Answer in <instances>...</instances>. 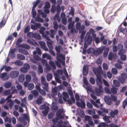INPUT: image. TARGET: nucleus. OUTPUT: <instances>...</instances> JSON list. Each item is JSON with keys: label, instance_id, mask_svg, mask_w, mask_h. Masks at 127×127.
Listing matches in <instances>:
<instances>
[{"label": "nucleus", "instance_id": "obj_1", "mask_svg": "<svg viewBox=\"0 0 127 127\" xmlns=\"http://www.w3.org/2000/svg\"><path fill=\"white\" fill-rule=\"evenodd\" d=\"M92 40L90 34H87L85 38V42L84 44V48L86 49L88 45H90L92 42Z\"/></svg>", "mask_w": 127, "mask_h": 127}, {"label": "nucleus", "instance_id": "obj_2", "mask_svg": "<svg viewBox=\"0 0 127 127\" xmlns=\"http://www.w3.org/2000/svg\"><path fill=\"white\" fill-rule=\"evenodd\" d=\"M63 98L65 102L67 101L69 104H72L73 103L71 100L68 99L69 98V96L67 93L64 92L63 93Z\"/></svg>", "mask_w": 127, "mask_h": 127}, {"label": "nucleus", "instance_id": "obj_3", "mask_svg": "<svg viewBox=\"0 0 127 127\" xmlns=\"http://www.w3.org/2000/svg\"><path fill=\"white\" fill-rule=\"evenodd\" d=\"M121 77L118 79V80L122 84L124 83L126 81L127 79V74L124 72H122L121 73Z\"/></svg>", "mask_w": 127, "mask_h": 127}, {"label": "nucleus", "instance_id": "obj_4", "mask_svg": "<svg viewBox=\"0 0 127 127\" xmlns=\"http://www.w3.org/2000/svg\"><path fill=\"white\" fill-rule=\"evenodd\" d=\"M105 47L103 46L95 50L94 49L93 52V54L95 55L98 56L102 53Z\"/></svg>", "mask_w": 127, "mask_h": 127}, {"label": "nucleus", "instance_id": "obj_5", "mask_svg": "<svg viewBox=\"0 0 127 127\" xmlns=\"http://www.w3.org/2000/svg\"><path fill=\"white\" fill-rule=\"evenodd\" d=\"M56 59L57 61L59 62H63L65 60V56L62 53H57Z\"/></svg>", "mask_w": 127, "mask_h": 127}, {"label": "nucleus", "instance_id": "obj_6", "mask_svg": "<svg viewBox=\"0 0 127 127\" xmlns=\"http://www.w3.org/2000/svg\"><path fill=\"white\" fill-rule=\"evenodd\" d=\"M19 74V72L17 71H13L10 73V76L12 78H15L17 77Z\"/></svg>", "mask_w": 127, "mask_h": 127}, {"label": "nucleus", "instance_id": "obj_7", "mask_svg": "<svg viewBox=\"0 0 127 127\" xmlns=\"http://www.w3.org/2000/svg\"><path fill=\"white\" fill-rule=\"evenodd\" d=\"M104 100L108 105H111L112 103V100L109 96H105L104 97Z\"/></svg>", "mask_w": 127, "mask_h": 127}, {"label": "nucleus", "instance_id": "obj_8", "mask_svg": "<svg viewBox=\"0 0 127 127\" xmlns=\"http://www.w3.org/2000/svg\"><path fill=\"white\" fill-rule=\"evenodd\" d=\"M63 113V110L61 109H59L56 113L57 117L60 119H64V117L61 115Z\"/></svg>", "mask_w": 127, "mask_h": 127}, {"label": "nucleus", "instance_id": "obj_9", "mask_svg": "<svg viewBox=\"0 0 127 127\" xmlns=\"http://www.w3.org/2000/svg\"><path fill=\"white\" fill-rule=\"evenodd\" d=\"M63 122L62 121L60 120L56 125L54 124L51 127H70L65 125H63Z\"/></svg>", "mask_w": 127, "mask_h": 127}, {"label": "nucleus", "instance_id": "obj_10", "mask_svg": "<svg viewBox=\"0 0 127 127\" xmlns=\"http://www.w3.org/2000/svg\"><path fill=\"white\" fill-rule=\"evenodd\" d=\"M96 77V82L97 84H102V82L101 79V76L100 74H95Z\"/></svg>", "mask_w": 127, "mask_h": 127}, {"label": "nucleus", "instance_id": "obj_11", "mask_svg": "<svg viewBox=\"0 0 127 127\" xmlns=\"http://www.w3.org/2000/svg\"><path fill=\"white\" fill-rule=\"evenodd\" d=\"M14 104V102L11 99H9L6 102V104L9 107L10 109L12 108V106H13Z\"/></svg>", "mask_w": 127, "mask_h": 127}, {"label": "nucleus", "instance_id": "obj_12", "mask_svg": "<svg viewBox=\"0 0 127 127\" xmlns=\"http://www.w3.org/2000/svg\"><path fill=\"white\" fill-rule=\"evenodd\" d=\"M102 68L100 66H99L97 68H95L93 69V71L95 74H100Z\"/></svg>", "mask_w": 127, "mask_h": 127}, {"label": "nucleus", "instance_id": "obj_13", "mask_svg": "<svg viewBox=\"0 0 127 127\" xmlns=\"http://www.w3.org/2000/svg\"><path fill=\"white\" fill-rule=\"evenodd\" d=\"M76 104L78 106L81 107L82 109L84 108L85 107V103L82 100H81L80 102H77Z\"/></svg>", "mask_w": 127, "mask_h": 127}, {"label": "nucleus", "instance_id": "obj_14", "mask_svg": "<svg viewBox=\"0 0 127 127\" xmlns=\"http://www.w3.org/2000/svg\"><path fill=\"white\" fill-rule=\"evenodd\" d=\"M0 78H2L3 80H6L8 79V77L7 76L6 72L1 73L0 75Z\"/></svg>", "mask_w": 127, "mask_h": 127}, {"label": "nucleus", "instance_id": "obj_15", "mask_svg": "<svg viewBox=\"0 0 127 127\" xmlns=\"http://www.w3.org/2000/svg\"><path fill=\"white\" fill-rule=\"evenodd\" d=\"M116 58V55L115 54H113L111 52H110L108 56V59L110 60H111L112 59H115Z\"/></svg>", "mask_w": 127, "mask_h": 127}, {"label": "nucleus", "instance_id": "obj_16", "mask_svg": "<svg viewBox=\"0 0 127 127\" xmlns=\"http://www.w3.org/2000/svg\"><path fill=\"white\" fill-rule=\"evenodd\" d=\"M118 112V109H115L113 111H111L110 113V115L111 117L112 118H114L115 115H117Z\"/></svg>", "mask_w": 127, "mask_h": 127}, {"label": "nucleus", "instance_id": "obj_17", "mask_svg": "<svg viewBox=\"0 0 127 127\" xmlns=\"http://www.w3.org/2000/svg\"><path fill=\"white\" fill-rule=\"evenodd\" d=\"M33 38L38 40H40L41 36L40 34L37 33H33Z\"/></svg>", "mask_w": 127, "mask_h": 127}, {"label": "nucleus", "instance_id": "obj_18", "mask_svg": "<svg viewBox=\"0 0 127 127\" xmlns=\"http://www.w3.org/2000/svg\"><path fill=\"white\" fill-rule=\"evenodd\" d=\"M19 52L24 55H27L29 54L28 52L26 50L24 49L20 48L19 49Z\"/></svg>", "mask_w": 127, "mask_h": 127}, {"label": "nucleus", "instance_id": "obj_19", "mask_svg": "<svg viewBox=\"0 0 127 127\" xmlns=\"http://www.w3.org/2000/svg\"><path fill=\"white\" fill-rule=\"evenodd\" d=\"M49 109V108L48 106H47L46 108H45L44 110L42 111V113L43 114L44 116H46L48 114Z\"/></svg>", "mask_w": 127, "mask_h": 127}, {"label": "nucleus", "instance_id": "obj_20", "mask_svg": "<svg viewBox=\"0 0 127 127\" xmlns=\"http://www.w3.org/2000/svg\"><path fill=\"white\" fill-rule=\"evenodd\" d=\"M88 67L86 66H84L83 68V75H86L88 73Z\"/></svg>", "mask_w": 127, "mask_h": 127}, {"label": "nucleus", "instance_id": "obj_21", "mask_svg": "<svg viewBox=\"0 0 127 127\" xmlns=\"http://www.w3.org/2000/svg\"><path fill=\"white\" fill-rule=\"evenodd\" d=\"M20 47H22L26 49L29 50L30 48V46L27 44L25 43H23L20 45Z\"/></svg>", "mask_w": 127, "mask_h": 127}, {"label": "nucleus", "instance_id": "obj_22", "mask_svg": "<svg viewBox=\"0 0 127 127\" xmlns=\"http://www.w3.org/2000/svg\"><path fill=\"white\" fill-rule=\"evenodd\" d=\"M25 79V77L24 75H20L19 76L18 78V80L20 82H23L24 81Z\"/></svg>", "mask_w": 127, "mask_h": 127}, {"label": "nucleus", "instance_id": "obj_23", "mask_svg": "<svg viewBox=\"0 0 127 127\" xmlns=\"http://www.w3.org/2000/svg\"><path fill=\"white\" fill-rule=\"evenodd\" d=\"M49 64L52 67L53 69H55L56 68V65L54 62L50 60L49 61Z\"/></svg>", "mask_w": 127, "mask_h": 127}, {"label": "nucleus", "instance_id": "obj_24", "mask_svg": "<svg viewBox=\"0 0 127 127\" xmlns=\"http://www.w3.org/2000/svg\"><path fill=\"white\" fill-rule=\"evenodd\" d=\"M31 93L32 94L34 97H36L38 95L39 93L36 90H34L31 92Z\"/></svg>", "mask_w": 127, "mask_h": 127}, {"label": "nucleus", "instance_id": "obj_25", "mask_svg": "<svg viewBox=\"0 0 127 127\" xmlns=\"http://www.w3.org/2000/svg\"><path fill=\"white\" fill-rule=\"evenodd\" d=\"M17 58L18 59L20 60H24L25 59L24 56L21 54H18L17 55Z\"/></svg>", "mask_w": 127, "mask_h": 127}, {"label": "nucleus", "instance_id": "obj_26", "mask_svg": "<svg viewBox=\"0 0 127 127\" xmlns=\"http://www.w3.org/2000/svg\"><path fill=\"white\" fill-rule=\"evenodd\" d=\"M12 85L11 83L10 82H6L4 84V86L6 88H8L10 87Z\"/></svg>", "mask_w": 127, "mask_h": 127}, {"label": "nucleus", "instance_id": "obj_27", "mask_svg": "<svg viewBox=\"0 0 127 127\" xmlns=\"http://www.w3.org/2000/svg\"><path fill=\"white\" fill-rule=\"evenodd\" d=\"M38 71L39 74L42 73L43 72V69L42 66L40 64L38 65Z\"/></svg>", "mask_w": 127, "mask_h": 127}, {"label": "nucleus", "instance_id": "obj_28", "mask_svg": "<svg viewBox=\"0 0 127 127\" xmlns=\"http://www.w3.org/2000/svg\"><path fill=\"white\" fill-rule=\"evenodd\" d=\"M19 121L22 123H23L24 125H26L27 124V122L25 121V119L22 117H20L19 119Z\"/></svg>", "mask_w": 127, "mask_h": 127}, {"label": "nucleus", "instance_id": "obj_29", "mask_svg": "<svg viewBox=\"0 0 127 127\" xmlns=\"http://www.w3.org/2000/svg\"><path fill=\"white\" fill-rule=\"evenodd\" d=\"M22 38L20 37L17 40L16 43V45L18 46L19 47H20V45H21L20 43H21L22 42Z\"/></svg>", "mask_w": 127, "mask_h": 127}, {"label": "nucleus", "instance_id": "obj_30", "mask_svg": "<svg viewBox=\"0 0 127 127\" xmlns=\"http://www.w3.org/2000/svg\"><path fill=\"white\" fill-rule=\"evenodd\" d=\"M62 48V46L60 45H59L58 46H56L55 49L57 52V53H60L61 52V49Z\"/></svg>", "mask_w": 127, "mask_h": 127}, {"label": "nucleus", "instance_id": "obj_31", "mask_svg": "<svg viewBox=\"0 0 127 127\" xmlns=\"http://www.w3.org/2000/svg\"><path fill=\"white\" fill-rule=\"evenodd\" d=\"M110 118V116H106L105 117H103V120L107 123H109L111 122L109 120V119Z\"/></svg>", "mask_w": 127, "mask_h": 127}, {"label": "nucleus", "instance_id": "obj_32", "mask_svg": "<svg viewBox=\"0 0 127 127\" xmlns=\"http://www.w3.org/2000/svg\"><path fill=\"white\" fill-rule=\"evenodd\" d=\"M79 32L80 33H81L80 36V38L81 39H82L84 37V35L86 33V32L85 31H81L80 30L79 31Z\"/></svg>", "mask_w": 127, "mask_h": 127}, {"label": "nucleus", "instance_id": "obj_33", "mask_svg": "<svg viewBox=\"0 0 127 127\" xmlns=\"http://www.w3.org/2000/svg\"><path fill=\"white\" fill-rule=\"evenodd\" d=\"M52 94H51V95L52 97H54L57 94V91L56 89L55 88H52Z\"/></svg>", "mask_w": 127, "mask_h": 127}, {"label": "nucleus", "instance_id": "obj_34", "mask_svg": "<svg viewBox=\"0 0 127 127\" xmlns=\"http://www.w3.org/2000/svg\"><path fill=\"white\" fill-rule=\"evenodd\" d=\"M51 7V4L50 3L48 2H46L45 3V6L43 7V8H49Z\"/></svg>", "mask_w": 127, "mask_h": 127}, {"label": "nucleus", "instance_id": "obj_35", "mask_svg": "<svg viewBox=\"0 0 127 127\" xmlns=\"http://www.w3.org/2000/svg\"><path fill=\"white\" fill-rule=\"evenodd\" d=\"M113 82L114 85L116 87H119L120 86V83L118 81L116 80H114Z\"/></svg>", "mask_w": 127, "mask_h": 127}, {"label": "nucleus", "instance_id": "obj_36", "mask_svg": "<svg viewBox=\"0 0 127 127\" xmlns=\"http://www.w3.org/2000/svg\"><path fill=\"white\" fill-rule=\"evenodd\" d=\"M34 84L31 83L29 84L28 86V88L29 90H32L34 88Z\"/></svg>", "mask_w": 127, "mask_h": 127}, {"label": "nucleus", "instance_id": "obj_37", "mask_svg": "<svg viewBox=\"0 0 127 127\" xmlns=\"http://www.w3.org/2000/svg\"><path fill=\"white\" fill-rule=\"evenodd\" d=\"M109 50V49L108 48H106L104 50L103 52V56L104 57H106L108 55V53Z\"/></svg>", "mask_w": 127, "mask_h": 127}, {"label": "nucleus", "instance_id": "obj_38", "mask_svg": "<svg viewBox=\"0 0 127 127\" xmlns=\"http://www.w3.org/2000/svg\"><path fill=\"white\" fill-rule=\"evenodd\" d=\"M42 97L40 96L36 100V102L38 104H41L42 102Z\"/></svg>", "mask_w": 127, "mask_h": 127}, {"label": "nucleus", "instance_id": "obj_39", "mask_svg": "<svg viewBox=\"0 0 127 127\" xmlns=\"http://www.w3.org/2000/svg\"><path fill=\"white\" fill-rule=\"evenodd\" d=\"M53 77V75L51 73H49L47 76V80L49 81Z\"/></svg>", "mask_w": 127, "mask_h": 127}, {"label": "nucleus", "instance_id": "obj_40", "mask_svg": "<svg viewBox=\"0 0 127 127\" xmlns=\"http://www.w3.org/2000/svg\"><path fill=\"white\" fill-rule=\"evenodd\" d=\"M61 8L59 4H58L56 7V10L58 13H60L61 11Z\"/></svg>", "mask_w": 127, "mask_h": 127}, {"label": "nucleus", "instance_id": "obj_41", "mask_svg": "<svg viewBox=\"0 0 127 127\" xmlns=\"http://www.w3.org/2000/svg\"><path fill=\"white\" fill-rule=\"evenodd\" d=\"M4 121L5 122H8L9 123H11V118L8 117V116L5 117L4 119Z\"/></svg>", "mask_w": 127, "mask_h": 127}, {"label": "nucleus", "instance_id": "obj_42", "mask_svg": "<svg viewBox=\"0 0 127 127\" xmlns=\"http://www.w3.org/2000/svg\"><path fill=\"white\" fill-rule=\"evenodd\" d=\"M56 10V6L54 4L52 5L51 11L52 13H54L55 12Z\"/></svg>", "mask_w": 127, "mask_h": 127}, {"label": "nucleus", "instance_id": "obj_43", "mask_svg": "<svg viewBox=\"0 0 127 127\" xmlns=\"http://www.w3.org/2000/svg\"><path fill=\"white\" fill-rule=\"evenodd\" d=\"M126 50L124 49H120L119 51L118 54L120 56L121 55H124L123 54H124Z\"/></svg>", "mask_w": 127, "mask_h": 127}, {"label": "nucleus", "instance_id": "obj_44", "mask_svg": "<svg viewBox=\"0 0 127 127\" xmlns=\"http://www.w3.org/2000/svg\"><path fill=\"white\" fill-rule=\"evenodd\" d=\"M117 89L114 87H113L111 89L112 93L114 94H116L117 93Z\"/></svg>", "mask_w": 127, "mask_h": 127}, {"label": "nucleus", "instance_id": "obj_45", "mask_svg": "<svg viewBox=\"0 0 127 127\" xmlns=\"http://www.w3.org/2000/svg\"><path fill=\"white\" fill-rule=\"evenodd\" d=\"M74 22H70V23H69L68 25V29H70L71 28H73L74 27Z\"/></svg>", "mask_w": 127, "mask_h": 127}, {"label": "nucleus", "instance_id": "obj_46", "mask_svg": "<svg viewBox=\"0 0 127 127\" xmlns=\"http://www.w3.org/2000/svg\"><path fill=\"white\" fill-rule=\"evenodd\" d=\"M15 64L17 66H20L22 65L23 64V62L22 61L20 60H17L15 62Z\"/></svg>", "mask_w": 127, "mask_h": 127}, {"label": "nucleus", "instance_id": "obj_47", "mask_svg": "<svg viewBox=\"0 0 127 127\" xmlns=\"http://www.w3.org/2000/svg\"><path fill=\"white\" fill-rule=\"evenodd\" d=\"M38 43L42 48L46 46V43L43 41H39Z\"/></svg>", "mask_w": 127, "mask_h": 127}, {"label": "nucleus", "instance_id": "obj_48", "mask_svg": "<svg viewBox=\"0 0 127 127\" xmlns=\"http://www.w3.org/2000/svg\"><path fill=\"white\" fill-rule=\"evenodd\" d=\"M95 91L97 95H98L102 92V91L101 89L96 88L95 89Z\"/></svg>", "mask_w": 127, "mask_h": 127}, {"label": "nucleus", "instance_id": "obj_49", "mask_svg": "<svg viewBox=\"0 0 127 127\" xmlns=\"http://www.w3.org/2000/svg\"><path fill=\"white\" fill-rule=\"evenodd\" d=\"M30 29V26L29 25H28L25 28L24 30V33H27L29 31Z\"/></svg>", "mask_w": 127, "mask_h": 127}, {"label": "nucleus", "instance_id": "obj_50", "mask_svg": "<svg viewBox=\"0 0 127 127\" xmlns=\"http://www.w3.org/2000/svg\"><path fill=\"white\" fill-rule=\"evenodd\" d=\"M84 120L85 121H88L92 120V117L86 115L84 117Z\"/></svg>", "mask_w": 127, "mask_h": 127}, {"label": "nucleus", "instance_id": "obj_51", "mask_svg": "<svg viewBox=\"0 0 127 127\" xmlns=\"http://www.w3.org/2000/svg\"><path fill=\"white\" fill-rule=\"evenodd\" d=\"M63 70H61L60 69L56 71V73H55L54 74H58L60 75H62L63 74Z\"/></svg>", "mask_w": 127, "mask_h": 127}, {"label": "nucleus", "instance_id": "obj_52", "mask_svg": "<svg viewBox=\"0 0 127 127\" xmlns=\"http://www.w3.org/2000/svg\"><path fill=\"white\" fill-rule=\"evenodd\" d=\"M59 118H55L53 119L52 123L54 125H56L57 122H58Z\"/></svg>", "mask_w": 127, "mask_h": 127}, {"label": "nucleus", "instance_id": "obj_53", "mask_svg": "<svg viewBox=\"0 0 127 127\" xmlns=\"http://www.w3.org/2000/svg\"><path fill=\"white\" fill-rule=\"evenodd\" d=\"M120 56V59L122 61H125L126 60V56L125 55H121Z\"/></svg>", "mask_w": 127, "mask_h": 127}, {"label": "nucleus", "instance_id": "obj_54", "mask_svg": "<svg viewBox=\"0 0 127 127\" xmlns=\"http://www.w3.org/2000/svg\"><path fill=\"white\" fill-rule=\"evenodd\" d=\"M35 20L36 21L40 22H43L44 21L43 19L40 18H35Z\"/></svg>", "mask_w": 127, "mask_h": 127}, {"label": "nucleus", "instance_id": "obj_55", "mask_svg": "<svg viewBox=\"0 0 127 127\" xmlns=\"http://www.w3.org/2000/svg\"><path fill=\"white\" fill-rule=\"evenodd\" d=\"M10 90L9 89H8L7 90L4 91L3 92V94L4 95H7L10 94Z\"/></svg>", "mask_w": 127, "mask_h": 127}, {"label": "nucleus", "instance_id": "obj_56", "mask_svg": "<svg viewBox=\"0 0 127 127\" xmlns=\"http://www.w3.org/2000/svg\"><path fill=\"white\" fill-rule=\"evenodd\" d=\"M111 71L112 73L115 75H116L118 72L117 70L114 68H112Z\"/></svg>", "mask_w": 127, "mask_h": 127}, {"label": "nucleus", "instance_id": "obj_57", "mask_svg": "<svg viewBox=\"0 0 127 127\" xmlns=\"http://www.w3.org/2000/svg\"><path fill=\"white\" fill-rule=\"evenodd\" d=\"M115 67L119 69H121L122 68V66L120 64L118 63H116L115 64Z\"/></svg>", "mask_w": 127, "mask_h": 127}, {"label": "nucleus", "instance_id": "obj_58", "mask_svg": "<svg viewBox=\"0 0 127 127\" xmlns=\"http://www.w3.org/2000/svg\"><path fill=\"white\" fill-rule=\"evenodd\" d=\"M28 70L24 67H22L20 68V70L22 72L24 73H26L28 71Z\"/></svg>", "mask_w": 127, "mask_h": 127}, {"label": "nucleus", "instance_id": "obj_59", "mask_svg": "<svg viewBox=\"0 0 127 127\" xmlns=\"http://www.w3.org/2000/svg\"><path fill=\"white\" fill-rule=\"evenodd\" d=\"M90 81L91 84L93 85L95 83V79L93 77H91L90 79Z\"/></svg>", "mask_w": 127, "mask_h": 127}, {"label": "nucleus", "instance_id": "obj_60", "mask_svg": "<svg viewBox=\"0 0 127 127\" xmlns=\"http://www.w3.org/2000/svg\"><path fill=\"white\" fill-rule=\"evenodd\" d=\"M100 109L102 111V112L104 113H107L108 112V110L105 108H102L101 107Z\"/></svg>", "mask_w": 127, "mask_h": 127}, {"label": "nucleus", "instance_id": "obj_61", "mask_svg": "<svg viewBox=\"0 0 127 127\" xmlns=\"http://www.w3.org/2000/svg\"><path fill=\"white\" fill-rule=\"evenodd\" d=\"M23 116L24 117L23 118L25 120H26L28 121H29V117L27 114H24Z\"/></svg>", "mask_w": 127, "mask_h": 127}, {"label": "nucleus", "instance_id": "obj_62", "mask_svg": "<svg viewBox=\"0 0 127 127\" xmlns=\"http://www.w3.org/2000/svg\"><path fill=\"white\" fill-rule=\"evenodd\" d=\"M26 81L29 82L31 79V77L30 75H27L26 76Z\"/></svg>", "mask_w": 127, "mask_h": 127}, {"label": "nucleus", "instance_id": "obj_63", "mask_svg": "<svg viewBox=\"0 0 127 127\" xmlns=\"http://www.w3.org/2000/svg\"><path fill=\"white\" fill-rule=\"evenodd\" d=\"M67 19L66 18H63L62 20V22L64 25H65L66 24Z\"/></svg>", "mask_w": 127, "mask_h": 127}, {"label": "nucleus", "instance_id": "obj_64", "mask_svg": "<svg viewBox=\"0 0 127 127\" xmlns=\"http://www.w3.org/2000/svg\"><path fill=\"white\" fill-rule=\"evenodd\" d=\"M81 26V23L79 22L77 23L76 25V27L77 30H79Z\"/></svg>", "mask_w": 127, "mask_h": 127}]
</instances>
